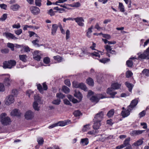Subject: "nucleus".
<instances>
[{
	"label": "nucleus",
	"mask_w": 149,
	"mask_h": 149,
	"mask_svg": "<svg viewBox=\"0 0 149 149\" xmlns=\"http://www.w3.org/2000/svg\"><path fill=\"white\" fill-rule=\"evenodd\" d=\"M33 107L35 110L38 111L39 110V107L38 106V104L36 102H34L33 103Z\"/></svg>",
	"instance_id": "e433bc0d"
},
{
	"label": "nucleus",
	"mask_w": 149,
	"mask_h": 149,
	"mask_svg": "<svg viewBox=\"0 0 149 149\" xmlns=\"http://www.w3.org/2000/svg\"><path fill=\"white\" fill-rule=\"evenodd\" d=\"M74 20L80 26H83L84 25L83 22L84 20L82 17H79L75 18H74Z\"/></svg>",
	"instance_id": "1a4fd4ad"
},
{
	"label": "nucleus",
	"mask_w": 149,
	"mask_h": 149,
	"mask_svg": "<svg viewBox=\"0 0 149 149\" xmlns=\"http://www.w3.org/2000/svg\"><path fill=\"white\" fill-rule=\"evenodd\" d=\"M109 60V59L106 58H104L102 59H100L99 60L102 63H106L107 62H108Z\"/></svg>",
	"instance_id": "a18cd8bd"
},
{
	"label": "nucleus",
	"mask_w": 149,
	"mask_h": 149,
	"mask_svg": "<svg viewBox=\"0 0 149 149\" xmlns=\"http://www.w3.org/2000/svg\"><path fill=\"white\" fill-rule=\"evenodd\" d=\"M74 96L80 100H81L82 98V95L81 94L80 92L78 91H75Z\"/></svg>",
	"instance_id": "b1692460"
},
{
	"label": "nucleus",
	"mask_w": 149,
	"mask_h": 149,
	"mask_svg": "<svg viewBox=\"0 0 149 149\" xmlns=\"http://www.w3.org/2000/svg\"><path fill=\"white\" fill-rule=\"evenodd\" d=\"M85 91L87 90V88L86 86L82 83H79V88Z\"/></svg>",
	"instance_id": "c9c22d12"
},
{
	"label": "nucleus",
	"mask_w": 149,
	"mask_h": 149,
	"mask_svg": "<svg viewBox=\"0 0 149 149\" xmlns=\"http://www.w3.org/2000/svg\"><path fill=\"white\" fill-rule=\"evenodd\" d=\"M104 113L101 111L96 114L93 119L94 121H101L103 118Z\"/></svg>",
	"instance_id": "423d86ee"
},
{
	"label": "nucleus",
	"mask_w": 149,
	"mask_h": 149,
	"mask_svg": "<svg viewBox=\"0 0 149 149\" xmlns=\"http://www.w3.org/2000/svg\"><path fill=\"white\" fill-rule=\"evenodd\" d=\"M3 35L5 36L8 39H17V38L15 37L14 34L9 32H5L3 33Z\"/></svg>",
	"instance_id": "f8f14e48"
},
{
	"label": "nucleus",
	"mask_w": 149,
	"mask_h": 149,
	"mask_svg": "<svg viewBox=\"0 0 149 149\" xmlns=\"http://www.w3.org/2000/svg\"><path fill=\"white\" fill-rule=\"evenodd\" d=\"M58 26L56 24H53L52 25V34L54 35L56 33L57 29Z\"/></svg>",
	"instance_id": "6ab92c4d"
},
{
	"label": "nucleus",
	"mask_w": 149,
	"mask_h": 149,
	"mask_svg": "<svg viewBox=\"0 0 149 149\" xmlns=\"http://www.w3.org/2000/svg\"><path fill=\"white\" fill-rule=\"evenodd\" d=\"M67 122L68 121L66 122V121L59 122L56 123L57 125V126H63L67 125Z\"/></svg>",
	"instance_id": "f704fd0d"
},
{
	"label": "nucleus",
	"mask_w": 149,
	"mask_h": 149,
	"mask_svg": "<svg viewBox=\"0 0 149 149\" xmlns=\"http://www.w3.org/2000/svg\"><path fill=\"white\" fill-rule=\"evenodd\" d=\"M130 138L128 137L125 139L123 143L120 146L116 147V149H120L126 147L127 146L130 145Z\"/></svg>",
	"instance_id": "39448f33"
},
{
	"label": "nucleus",
	"mask_w": 149,
	"mask_h": 149,
	"mask_svg": "<svg viewBox=\"0 0 149 149\" xmlns=\"http://www.w3.org/2000/svg\"><path fill=\"white\" fill-rule=\"evenodd\" d=\"M145 131V130H134L130 132V134L132 136H137L142 134Z\"/></svg>",
	"instance_id": "4468645a"
},
{
	"label": "nucleus",
	"mask_w": 149,
	"mask_h": 149,
	"mask_svg": "<svg viewBox=\"0 0 149 149\" xmlns=\"http://www.w3.org/2000/svg\"><path fill=\"white\" fill-rule=\"evenodd\" d=\"M114 113V109H112L110 110L107 114V116L109 117L110 118L113 116Z\"/></svg>",
	"instance_id": "2f4dec72"
},
{
	"label": "nucleus",
	"mask_w": 149,
	"mask_h": 149,
	"mask_svg": "<svg viewBox=\"0 0 149 149\" xmlns=\"http://www.w3.org/2000/svg\"><path fill=\"white\" fill-rule=\"evenodd\" d=\"M48 14L49 15L51 16H52L54 15V13L52 9H50L48 12Z\"/></svg>",
	"instance_id": "e2e57ef3"
},
{
	"label": "nucleus",
	"mask_w": 149,
	"mask_h": 149,
	"mask_svg": "<svg viewBox=\"0 0 149 149\" xmlns=\"http://www.w3.org/2000/svg\"><path fill=\"white\" fill-rule=\"evenodd\" d=\"M143 138L139 139L138 140L135 142L133 143V145L136 146H138L141 145L143 143Z\"/></svg>",
	"instance_id": "5701e85b"
},
{
	"label": "nucleus",
	"mask_w": 149,
	"mask_h": 149,
	"mask_svg": "<svg viewBox=\"0 0 149 149\" xmlns=\"http://www.w3.org/2000/svg\"><path fill=\"white\" fill-rule=\"evenodd\" d=\"M10 114L12 116H19L20 115L19 112L17 109H15L13 110L11 112Z\"/></svg>",
	"instance_id": "a878e982"
},
{
	"label": "nucleus",
	"mask_w": 149,
	"mask_h": 149,
	"mask_svg": "<svg viewBox=\"0 0 149 149\" xmlns=\"http://www.w3.org/2000/svg\"><path fill=\"white\" fill-rule=\"evenodd\" d=\"M20 6L17 4L11 5L10 6V9L13 11L17 10L19 8Z\"/></svg>",
	"instance_id": "4be33fe9"
},
{
	"label": "nucleus",
	"mask_w": 149,
	"mask_h": 149,
	"mask_svg": "<svg viewBox=\"0 0 149 149\" xmlns=\"http://www.w3.org/2000/svg\"><path fill=\"white\" fill-rule=\"evenodd\" d=\"M12 93L14 96H16L18 94V91L16 89H13L12 91Z\"/></svg>",
	"instance_id": "774afa93"
},
{
	"label": "nucleus",
	"mask_w": 149,
	"mask_h": 149,
	"mask_svg": "<svg viewBox=\"0 0 149 149\" xmlns=\"http://www.w3.org/2000/svg\"><path fill=\"white\" fill-rule=\"evenodd\" d=\"M64 103L65 104L67 105H69L70 106H71V104L70 102L67 99H64L63 100Z\"/></svg>",
	"instance_id": "338daca9"
},
{
	"label": "nucleus",
	"mask_w": 149,
	"mask_h": 149,
	"mask_svg": "<svg viewBox=\"0 0 149 149\" xmlns=\"http://www.w3.org/2000/svg\"><path fill=\"white\" fill-rule=\"evenodd\" d=\"M87 83L89 86H93L94 85V81L93 79L91 78H89L86 80Z\"/></svg>",
	"instance_id": "7c9ffc66"
},
{
	"label": "nucleus",
	"mask_w": 149,
	"mask_h": 149,
	"mask_svg": "<svg viewBox=\"0 0 149 149\" xmlns=\"http://www.w3.org/2000/svg\"><path fill=\"white\" fill-rule=\"evenodd\" d=\"M136 58L134 57H131L130 58L129 60L126 61V64L127 66L129 67H132L133 65V63L132 59H134Z\"/></svg>",
	"instance_id": "412c9836"
},
{
	"label": "nucleus",
	"mask_w": 149,
	"mask_h": 149,
	"mask_svg": "<svg viewBox=\"0 0 149 149\" xmlns=\"http://www.w3.org/2000/svg\"><path fill=\"white\" fill-rule=\"evenodd\" d=\"M37 89L41 93H43V90L42 87L40 84L37 85Z\"/></svg>",
	"instance_id": "37998d69"
},
{
	"label": "nucleus",
	"mask_w": 149,
	"mask_h": 149,
	"mask_svg": "<svg viewBox=\"0 0 149 149\" xmlns=\"http://www.w3.org/2000/svg\"><path fill=\"white\" fill-rule=\"evenodd\" d=\"M14 98L13 96L12 95H10L7 96L5 100V103L7 105H9L14 102Z\"/></svg>",
	"instance_id": "6e6552de"
},
{
	"label": "nucleus",
	"mask_w": 149,
	"mask_h": 149,
	"mask_svg": "<svg viewBox=\"0 0 149 149\" xmlns=\"http://www.w3.org/2000/svg\"><path fill=\"white\" fill-rule=\"evenodd\" d=\"M104 48L107 50L108 52L113 54H116V52L113 50H112L111 47L109 45H107L104 46Z\"/></svg>",
	"instance_id": "ddd939ff"
},
{
	"label": "nucleus",
	"mask_w": 149,
	"mask_h": 149,
	"mask_svg": "<svg viewBox=\"0 0 149 149\" xmlns=\"http://www.w3.org/2000/svg\"><path fill=\"white\" fill-rule=\"evenodd\" d=\"M146 112L145 110H143L141 112L139 113V115L140 116V117L141 118V117L144 116L146 114Z\"/></svg>",
	"instance_id": "0e129e2a"
},
{
	"label": "nucleus",
	"mask_w": 149,
	"mask_h": 149,
	"mask_svg": "<svg viewBox=\"0 0 149 149\" xmlns=\"http://www.w3.org/2000/svg\"><path fill=\"white\" fill-rule=\"evenodd\" d=\"M19 56L20 60L24 62H25L26 61V58H27V56L26 55H19Z\"/></svg>",
	"instance_id": "473e14b6"
},
{
	"label": "nucleus",
	"mask_w": 149,
	"mask_h": 149,
	"mask_svg": "<svg viewBox=\"0 0 149 149\" xmlns=\"http://www.w3.org/2000/svg\"><path fill=\"white\" fill-rule=\"evenodd\" d=\"M93 26H92L90 28H89L87 30L86 36L89 38H90L91 36V33L92 32V29H93Z\"/></svg>",
	"instance_id": "393cba45"
},
{
	"label": "nucleus",
	"mask_w": 149,
	"mask_h": 149,
	"mask_svg": "<svg viewBox=\"0 0 149 149\" xmlns=\"http://www.w3.org/2000/svg\"><path fill=\"white\" fill-rule=\"evenodd\" d=\"M50 59L49 58L46 57L44 58L43 61L46 64H48L50 62Z\"/></svg>",
	"instance_id": "bf43d9fd"
},
{
	"label": "nucleus",
	"mask_w": 149,
	"mask_h": 149,
	"mask_svg": "<svg viewBox=\"0 0 149 149\" xmlns=\"http://www.w3.org/2000/svg\"><path fill=\"white\" fill-rule=\"evenodd\" d=\"M62 90L65 93H68L70 91L69 88L65 86H63L62 87Z\"/></svg>",
	"instance_id": "c756f323"
},
{
	"label": "nucleus",
	"mask_w": 149,
	"mask_h": 149,
	"mask_svg": "<svg viewBox=\"0 0 149 149\" xmlns=\"http://www.w3.org/2000/svg\"><path fill=\"white\" fill-rule=\"evenodd\" d=\"M138 103V101L137 100H133L131 101L130 105L127 107L128 109H130V111L132 110L136 106Z\"/></svg>",
	"instance_id": "9b49d317"
},
{
	"label": "nucleus",
	"mask_w": 149,
	"mask_h": 149,
	"mask_svg": "<svg viewBox=\"0 0 149 149\" xmlns=\"http://www.w3.org/2000/svg\"><path fill=\"white\" fill-rule=\"evenodd\" d=\"M64 83L66 85L69 87L70 86L71 84L70 81L69 79H66L65 80Z\"/></svg>",
	"instance_id": "69168bd1"
},
{
	"label": "nucleus",
	"mask_w": 149,
	"mask_h": 149,
	"mask_svg": "<svg viewBox=\"0 0 149 149\" xmlns=\"http://www.w3.org/2000/svg\"><path fill=\"white\" fill-rule=\"evenodd\" d=\"M16 62L14 60H10L5 61L3 63V67L4 69H11L16 65Z\"/></svg>",
	"instance_id": "7ed1b4c3"
},
{
	"label": "nucleus",
	"mask_w": 149,
	"mask_h": 149,
	"mask_svg": "<svg viewBox=\"0 0 149 149\" xmlns=\"http://www.w3.org/2000/svg\"><path fill=\"white\" fill-rule=\"evenodd\" d=\"M94 124L93 125V128L95 130H97L99 129L101 126V121H94Z\"/></svg>",
	"instance_id": "aec40b11"
},
{
	"label": "nucleus",
	"mask_w": 149,
	"mask_h": 149,
	"mask_svg": "<svg viewBox=\"0 0 149 149\" xmlns=\"http://www.w3.org/2000/svg\"><path fill=\"white\" fill-rule=\"evenodd\" d=\"M125 85L128 88L129 91L130 92H131L133 87V85L128 82H126L125 83Z\"/></svg>",
	"instance_id": "c85d7f7f"
},
{
	"label": "nucleus",
	"mask_w": 149,
	"mask_h": 149,
	"mask_svg": "<svg viewBox=\"0 0 149 149\" xmlns=\"http://www.w3.org/2000/svg\"><path fill=\"white\" fill-rule=\"evenodd\" d=\"M143 74L147 76H149V70L144 69L142 72Z\"/></svg>",
	"instance_id": "49530a36"
},
{
	"label": "nucleus",
	"mask_w": 149,
	"mask_h": 149,
	"mask_svg": "<svg viewBox=\"0 0 149 149\" xmlns=\"http://www.w3.org/2000/svg\"><path fill=\"white\" fill-rule=\"evenodd\" d=\"M144 52L147 57V58L149 59V47L146 49V50L144 51Z\"/></svg>",
	"instance_id": "13d9d810"
},
{
	"label": "nucleus",
	"mask_w": 149,
	"mask_h": 149,
	"mask_svg": "<svg viewBox=\"0 0 149 149\" xmlns=\"http://www.w3.org/2000/svg\"><path fill=\"white\" fill-rule=\"evenodd\" d=\"M73 113L74 116L76 117L79 116L81 114V112L78 110L75 111L73 112Z\"/></svg>",
	"instance_id": "c03bdc74"
},
{
	"label": "nucleus",
	"mask_w": 149,
	"mask_h": 149,
	"mask_svg": "<svg viewBox=\"0 0 149 149\" xmlns=\"http://www.w3.org/2000/svg\"><path fill=\"white\" fill-rule=\"evenodd\" d=\"M22 32V30L21 29H19L15 31V33L17 35L19 36L20 35Z\"/></svg>",
	"instance_id": "4d7b16f0"
},
{
	"label": "nucleus",
	"mask_w": 149,
	"mask_h": 149,
	"mask_svg": "<svg viewBox=\"0 0 149 149\" xmlns=\"http://www.w3.org/2000/svg\"><path fill=\"white\" fill-rule=\"evenodd\" d=\"M79 83L76 81H74L72 83L73 86L75 88H79Z\"/></svg>",
	"instance_id": "09e8293b"
},
{
	"label": "nucleus",
	"mask_w": 149,
	"mask_h": 149,
	"mask_svg": "<svg viewBox=\"0 0 149 149\" xmlns=\"http://www.w3.org/2000/svg\"><path fill=\"white\" fill-rule=\"evenodd\" d=\"M7 15L6 14H3L0 18V20L2 21H5L7 18Z\"/></svg>",
	"instance_id": "5fc2aeb1"
},
{
	"label": "nucleus",
	"mask_w": 149,
	"mask_h": 149,
	"mask_svg": "<svg viewBox=\"0 0 149 149\" xmlns=\"http://www.w3.org/2000/svg\"><path fill=\"white\" fill-rule=\"evenodd\" d=\"M111 88H108L107 91L108 94H109L112 98L114 97V96L117 93L116 92H112L113 89H117L120 88L121 84L117 83H114L111 85Z\"/></svg>",
	"instance_id": "f03ea898"
},
{
	"label": "nucleus",
	"mask_w": 149,
	"mask_h": 149,
	"mask_svg": "<svg viewBox=\"0 0 149 149\" xmlns=\"http://www.w3.org/2000/svg\"><path fill=\"white\" fill-rule=\"evenodd\" d=\"M41 0H35V3L36 6L40 7L41 5Z\"/></svg>",
	"instance_id": "864d4df0"
},
{
	"label": "nucleus",
	"mask_w": 149,
	"mask_h": 149,
	"mask_svg": "<svg viewBox=\"0 0 149 149\" xmlns=\"http://www.w3.org/2000/svg\"><path fill=\"white\" fill-rule=\"evenodd\" d=\"M0 120L2 125L6 126L9 125L11 122L10 118L7 116L5 113H2L0 115Z\"/></svg>",
	"instance_id": "f257e3e1"
},
{
	"label": "nucleus",
	"mask_w": 149,
	"mask_h": 149,
	"mask_svg": "<svg viewBox=\"0 0 149 149\" xmlns=\"http://www.w3.org/2000/svg\"><path fill=\"white\" fill-rule=\"evenodd\" d=\"M24 116L26 119H31L33 117L34 114L31 111L29 110L26 112Z\"/></svg>",
	"instance_id": "9d476101"
},
{
	"label": "nucleus",
	"mask_w": 149,
	"mask_h": 149,
	"mask_svg": "<svg viewBox=\"0 0 149 149\" xmlns=\"http://www.w3.org/2000/svg\"><path fill=\"white\" fill-rule=\"evenodd\" d=\"M80 143H82L83 146L86 145L88 143V139L87 138L81 139Z\"/></svg>",
	"instance_id": "bb28decb"
},
{
	"label": "nucleus",
	"mask_w": 149,
	"mask_h": 149,
	"mask_svg": "<svg viewBox=\"0 0 149 149\" xmlns=\"http://www.w3.org/2000/svg\"><path fill=\"white\" fill-rule=\"evenodd\" d=\"M3 75L7 76V77L5 78L3 82L6 86H9L10 85V83L12 81V80L10 79V75L9 74H3Z\"/></svg>",
	"instance_id": "0eeeda50"
},
{
	"label": "nucleus",
	"mask_w": 149,
	"mask_h": 149,
	"mask_svg": "<svg viewBox=\"0 0 149 149\" xmlns=\"http://www.w3.org/2000/svg\"><path fill=\"white\" fill-rule=\"evenodd\" d=\"M7 46L8 47L10 48L12 51H14V46L13 44L8 43L7 44Z\"/></svg>",
	"instance_id": "79ce46f5"
},
{
	"label": "nucleus",
	"mask_w": 149,
	"mask_h": 149,
	"mask_svg": "<svg viewBox=\"0 0 149 149\" xmlns=\"http://www.w3.org/2000/svg\"><path fill=\"white\" fill-rule=\"evenodd\" d=\"M31 11L32 13L34 15H37L40 13V10L37 7L32 6L30 8Z\"/></svg>",
	"instance_id": "2eb2a0df"
},
{
	"label": "nucleus",
	"mask_w": 149,
	"mask_h": 149,
	"mask_svg": "<svg viewBox=\"0 0 149 149\" xmlns=\"http://www.w3.org/2000/svg\"><path fill=\"white\" fill-rule=\"evenodd\" d=\"M126 74V77L128 78L131 77L133 74L130 71H127Z\"/></svg>",
	"instance_id": "8fccbe9b"
},
{
	"label": "nucleus",
	"mask_w": 149,
	"mask_h": 149,
	"mask_svg": "<svg viewBox=\"0 0 149 149\" xmlns=\"http://www.w3.org/2000/svg\"><path fill=\"white\" fill-rule=\"evenodd\" d=\"M39 40L36 39L32 41V43L34 45L36 46L37 47H39L40 46H42V45H40L39 44Z\"/></svg>",
	"instance_id": "cd10ccee"
},
{
	"label": "nucleus",
	"mask_w": 149,
	"mask_h": 149,
	"mask_svg": "<svg viewBox=\"0 0 149 149\" xmlns=\"http://www.w3.org/2000/svg\"><path fill=\"white\" fill-rule=\"evenodd\" d=\"M41 98V97L39 95H36L34 96V102L37 103L38 102L40 104H42L43 102Z\"/></svg>",
	"instance_id": "a211bd4d"
},
{
	"label": "nucleus",
	"mask_w": 149,
	"mask_h": 149,
	"mask_svg": "<svg viewBox=\"0 0 149 149\" xmlns=\"http://www.w3.org/2000/svg\"><path fill=\"white\" fill-rule=\"evenodd\" d=\"M89 130V125H84L82 129L83 132H86Z\"/></svg>",
	"instance_id": "603ef678"
},
{
	"label": "nucleus",
	"mask_w": 149,
	"mask_h": 149,
	"mask_svg": "<svg viewBox=\"0 0 149 149\" xmlns=\"http://www.w3.org/2000/svg\"><path fill=\"white\" fill-rule=\"evenodd\" d=\"M131 111L128 109L127 107V109H125L123 111L121 112V115L123 118H125L127 117L130 114V112Z\"/></svg>",
	"instance_id": "f3484780"
},
{
	"label": "nucleus",
	"mask_w": 149,
	"mask_h": 149,
	"mask_svg": "<svg viewBox=\"0 0 149 149\" xmlns=\"http://www.w3.org/2000/svg\"><path fill=\"white\" fill-rule=\"evenodd\" d=\"M66 39L67 40L70 38V31L69 30H67L66 32Z\"/></svg>",
	"instance_id": "052dcab7"
},
{
	"label": "nucleus",
	"mask_w": 149,
	"mask_h": 149,
	"mask_svg": "<svg viewBox=\"0 0 149 149\" xmlns=\"http://www.w3.org/2000/svg\"><path fill=\"white\" fill-rule=\"evenodd\" d=\"M12 27L13 28H16L18 29L21 26L20 25V24L18 23L17 24H14L13 25Z\"/></svg>",
	"instance_id": "680f3d73"
},
{
	"label": "nucleus",
	"mask_w": 149,
	"mask_h": 149,
	"mask_svg": "<svg viewBox=\"0 0 149 149\" xmlns=\"http://www.w3.org/2000/svg\"><path fill=\"white\" fill-rule=\"evenodd\" d=\"M37 141L39 145H42L44 142V140L42 137H39L37 139Z\"/></svg>",
	"instance_id": "58836bf2"
},
{
	"label": "nucleus",
	"mask_w": 149,
	"mask_h": 149,
	"mask_svg": "<svg viewBox=\"0 0 149 149\" xmlns=\"http://www.w3.org/2000/svg\"><path fill=\"white\" fill-rule=\"evenodd\" d=\"M138 54L139 55V58L142 59L147 58V57H146L144 52L143 54H140V53H138Z\"/></svg>",
	"instance_id": "4c0bfd02"
},
{
	"label": "nucleus",
	"mask_w": 149,
	"mask_h": 149,
	"mask_svg": "<svg viewBox=\"0 0 149 149\" xmlns=\"http://www.w3.org/2000/svg\"><path fill=\"white\" fill-rule=\"evenodd\" d=\"M56 96L59 98L63 99L65 97V95L61 93H57Z\"/></svg>",
	"instance_id": "de8ad7c7"
},
{
	"label": "nucleus",
	"mask_w": 149,
	"mask_h": 149,
	"mask_svg": "<svg viewBox=\"0 0 149 149\" xmlns=\"http://www.w3.org/2000/svg\"><path fill=\"white\" fill-rule=\"evenodd\" d=\"M39 52L38 51H36L33 53V59L38 61H40L41 58V57L38 54Z\"/></svg>",
	"instance_id": "dca6fc26"
},
{
	"label": "nucleus",
	"mask_w": 149,
	"mask_h": 149,
	"mask_svg": "<svg viewBox=\"0 0 149 149\" xmlns=\"http://www.w3.org/2000/svg\"><path fill=\"white\" fill-rule=\"evenodd\" d=\"M5 90V88L3 84L2 83H0V91H4Z\"/></svg>",
	"instance_id": "6e6d98bb"
},
{
	"label": "nucleus",
	"mask_w": 149,
	"mask_h": 149,
	"mask_svg": "<svg viewBox=\"0 0 149 149\" xmlns=\"http://www.w3.org/2000/svg\"><path fill=\"white\" fill-rule=\"evenodd\" d=\"M118 8L121 12H124L125 11L124 6L121 3H119Z\"/></svg>",
	"instance_id": "a19ab883"
},
{
	"label": "nucleus",
	"mask_w": 149,
	"mask_h": 149,
	"mask_svg": "<svg viewBox=\"0 0 149 149\" xmlns=\"http://www.w3.org/2000/svg\"><path fill=\"white\" fill-rule=\"evenodd\" d=\"M53 58L55 60L58 61L59 62H61L62 59V58L58 55L54 56Z\"/></svg>",
	"instance_id": "ea45409f"
},
{
	"label": "nucleus",
	"mask_w": 149,
	"mask_h": 149,
	"mask_svg": "<svg viewBox=\"0 0 149 149\" xmlns=\"http://www.w3.org/2000/svg\"><path fill=\"white\" fill-rule=\"evenodd\" d=\"M105 96L101 94H97L93 96L91 98L90 100L92 102L97 103L100 99L105 98Z\"/></svg>",
	"instance_id": "20e7f679"
},
{
	"label": "nucleus",
	"mask_w": 149,
	"mask_h": 149,
	"mask_svg": "<svg viewBox=\"0 0 149 149\" xmlns=\"http://www.w3.org/2000/svg\"><path fill=\"white\" fill-rule=\"evenodd\" d=\"M68 5L72 7H78L80 6V4L79 2H77L72 4H68Z\"/></svg>",
	"instance_id": "72a5a7b5"
},
{
	"label": "nucleus",
	"mask_w": 149,
	"mask_h": 149,
	"mask_svg": "<svg viewBox=\"0 0 149 149\" xmlns=\"http://www.w3.org/2000/svg\"><path fill=\"white\" fill-rule=\"evenodd\" d=\"M61 100H60L57 99L53 100L52 103L53 104L56 105H58L60 104Z\"/></svg>",
	"instance_id": "3c124183"
}]
</instances>
